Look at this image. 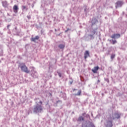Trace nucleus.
I'll return each instance as SVG.
<instances>
[{
    "instance_id": "1",
    "label": "nucleus",
    "mask_w": 127,
    "mask_h": 127,
    "mask_svg": "<svg viewBox=\"0 0 127 127\" xmlns=\"http://www.w3.org/2000/svg\"><path fill=\"white\" fill-rule=\"evenodd\" d=\"M38 101L36 102V105L34 106L33 109V113L34 114H39L42 112L43 111V108L42 107V102L39 100V98L36 99Z\"/></svg>"
},
{
    "instance_id": "2",
    "label": "nucleus",
    "mask_w": 127,
    "mask_h": 127,
    "mask_svg": "<svg viewBox=\"0 0 127 127\" xmlns=\"http://www.w3.org/2000/svg\"><path fill=\"white\" fill-rule=\"evenodd\" d=\"M97 31H98V28L93 29V30L91 31V34L88 35V36L90 37V39H94V38H95V34L96 35L98 34Z\"/></svg>"
},
{
    "instance_id": "3",
    "label": "nucleus",
    "mask_w": 127,
    "mask_h": 127,
    "mask_svg": "<svg viewBox=\"0 0 127 127\" xmlns=\"http://www.w3.org/2000/svg\"><path fill=\"white\" fill-rule=\"evenodd\" d=\"M81 127H96V126L93 122L87 121L86 123L83 124Z\"/></svg>"
},
{
    "instance_id": "4",
    "label": "nucleus",
    "mask_w": 127,
    "mask_h": 127,
    "mask_svg": "<svg viewBox=\"0 0 127 127\" xmlns=\"http://www.w3.org/2000/svg\"><path fill=\"white\" fill-rule=\"evenodd\" d=\"M121 114L119 112H116L112 114L111 116L112 120H119L121 118Z\"/></svg>"
},
{
    "instance_id": "5",
    "label": "nucleus",
    "mask_w": 127,
    "mask_h": 127,
    "mask_svg": "<svg viewBox=\"0 0 127 127\" xmlns=\"http://www.w3.org/2000/svg\"><path fill=\"white\" fill-rule=\"evenodd\" d=\"M21 68V70L23 71V72H25V73H29V70H28V68H27V67L25 64H23V65H21L20 66Z\"/></svg>"
},
{
    "instance_id": "6",
    "label": "nucleus",
    "mask_w": 127,
    "mask_h": 127,
    "mask_svg": "<svg viewBox=\"0 0 127 127\" xmlns=\"http://www.w3.org/2000/svg\"><path fill=\"white\" fill-rule=\"evenodd\" d=\"M123 4H124V2L123 1L119 0L115 3L116 8H118V7H122Z\"/></svg>"
},
{
    "instance_id": "7",
    "label": "nucleus",
    "mask_w": 127,
    "mask_h": 127,
    "mask_svg": "<svg viewBox=\"0 0 127 127\" xmlns=\"http://www.w3.org/2000/svg\"><path fill=\"white\" fill-rule=\"evenodd\" d=\"M104 124L106 127H113V123H112V121H107L106 123H105Z\"/></svg>"
},
{
    "instance_id": "8",
    "label": "nucleus",
    "mask_w": 127,
    "mask_h": 127,
    "mask_svg": "<svg viewBox=\"0 0 127 127\" xmlns=\"http://www.w3.org/2000/svg\"><path fill=\"white\" fill-rule=\"evenodd\" d=\"M121 37V35L120 34H114L111 36V38L114 39H118Z\"/></svg>"
},
{
    "instance_id": "9",
    "label": "nucleus",
    "mask_w": 127,
    "mask_h": 127,
    "mask_svg": "<svg viewBox=\"0 0 127 127\" xmlns=\"http://www.w3.org/2000/svg\"><path fill=\"white\" fill-rule=\"evenodd\" d=\"M39 39V36H36L35 38H32L31 39V41H33V42H35L36 40H38Z\"/></svg>"
},
{
    "instance_id": "10",
    "label": "nucleus",
    "mask_w": 127,
    "mask_h": 127,
    "mask_svg": "<svg viewBox=\"0 0 127 127\" xmlns=\"http://www.w3.org/2000/svg\"><path fill=\"white\" fill-rule=\"evenodd\" d=\"M90 56V53L88 51H86L84 53V59H87Z\"/></svg>"
},
{
    "instance_id": "11",
    "label": "nucleus",
    "mask_w": 127,
    "mask_h": 127,
    "mask_svg": "<svg viewBox=\"0 0 127 127\" xmlns=\"http://www.w3.org/2000/svg\"><path fill=\"white\" fill-rule=\"evenodd\" d=\"M100 67H99V66H95L92 69V71H93V73H97V71H98V70H99V68Z\"/></svg>"
},
{
    "instance_id": "12",
    "label": "nucleus",
    "mask_w": 127,
    "mask_h": 127,
    "mask_svg": "<svg viewBox=\"0 0 127 127\" xmlns=\"http://www.w3.org/2000/svg\"><path fill=\"white\" fill-rule=\"evenodd\" d=\"M82 121H84V118L82 116H80L78 120H77V121L78 122H82Z\"/></svg>"
},
{
    "instance_id": "13",
    "label": "nucleus",
    "mask_w": 127,
    "mask_h": 127,
    "mask_svg": "<svg viewBox=\"0 0 127 127\" xmlns=\"http://www.w3.org/2000/svg\"><path fill=\"white\" fill-rule=\"evenodd\" d=\"M97 21H98V20H97V19H93L91 22L92 23V26L93 25H94V24H95V23H96L97 22Z\"/></svg>"
},
{
    "instance_id": "14",
    "label": "nucleus",
    "mask_w": 127,
    "mask_h": 127,
    "mask_svg": "<svg viewBox=\"0 0 127 127\" xmlns=\"http://www.w3.org/2000/svg\"><path fill=\"white\" fill-rule=\"evenodd\" d=\"M2 5L4 7H6V6H7V2H6V1L3 2Z\"/></svg>"
},
{
    "instance_id": "15",
    "label": "nucleus",
    "mask_w": 127,
    "mask_h": 127,
    "mask_svg": "<svg viewBox=\"0 0 127 127\" xmlns=\"http://www.w3.org/2000/svg\"><path fill=\"white\" fill-rule=\"evenodd\" d=\"M22 10H24V9H26V11L28 10V8H27L26 6L24 5L22 6Z\"/></svg>"
},
{
    "instance_id": "16",
    "label": "nucleus",
    "mask_w": 127,
    "mask_h": 127,
    "mask_svg": "<svg viewBox=\"0 0 127 127\" xmlns=\"http://www.w3.org/2000/svg\"><path fill=\"white\" fill-rule=\"evenodd\" d=\"M59 47L60 48V49H63V48L65 47V46L63 44H60L59 45Z\"/></svg>"
},
{
    "instance_id": "17",
    "label": "nucleus",
    "mask_w": 127,
    "mask_h": 127,
    "mask_svg": "<svg viewBox=\"0 0 127 127\" xmlns=\"http://www.w3.org/2000/svg\"><path fill=\"white\" fill-rule=\"evenodd\" d=\"M84 10L85 13H87V12H88V9L87 8V6L86 5H84Z\"/></svg>"
},
{
    "instance_id": "18",
    "label": "nucleus",
    "mask_w": 127,
    "mask_h": 127,
    "mask_svg": "<svg viewBox=\"0 0 127 127\" xmlns=\"http://www.w3.org/2000/svg\"><path fill=\"white\" fill-rule=\"evenodd\" d=\"M14 10H18V7L16 5H14L13 6Z\"/></svg>"
},
{
    "instance_id": "19",
    "label": "nucleus",
    "mask_w": 127,
    "mask_h": 127,
    "mask_svg": "<svg viewBox=\"0 0 127 127\" xmlns=\"http://www.w3.org/2000/svg\"><path fill=\"white\" fill-rule=\"evenodd\" d=\"M110 41H112V44H116V43H117V40H110Z\"/></svg>"
},
{
    "instance_id": "20",
    "label": "nucleus",
    "mask_w": 127,
    "mask_h": 127,
    "mask_svg": "<svg viewBox=\"0 0 127 127\" xmlns=\"http://www.w3.org/2000/svg\"><path fill=\"white\" fill-rule=\"evenodd\" d=\"M81 90H79L78 91V93L75 94V96H80L81 95Z\"/></svg>"
},
{
    "instance_id": "21",
    "label": "nucleus",
    "mask_w": 127,
    "mask_h": 127,
    "mask_svg": "<svg viewBox=\"0 0 127 127\" xmlns=\"http://www.w3.org/2000/svg\"><path fill=\"white\" fill-rule=\"evenodd\" d=\"M57 73H58L60 78H61L62 77V73L61 72H60L59 71H57Z\"/></svg>"
},
{
    "instance_id": "22",
    "label": "nucleus",
    "mask_w": 127,
    "mask_h": 127,
    "mask_svg": "<svg viewBox=\"0 0 127 127\" xmlns=\"http://www.w3.org/2000/svg\"><path fill=\"white\" fill-rule=\"evenodd\" d=\"M115 55H114V54L112 55L111 57V59H114L115 58Z\"/></svg>"
},
{
    "instance_id": "23",
    "label": "nucleus",
    "mask_w": 127,
    "mask_h": 127,
    "mask_svg": "<svg viewBox=\"0 0 127 127\" xmlns=\"http://www.w3.org/2000/svg\"><path fill=\"white\" fill-rule=\"evenodd\" d=\"M85 118H90V115L88 114H85V116H84Z\"/></svg>"
},
{
    "instance_id": "24",
    "label": "nucleus",
    "mask_w": 127,
    "mask_h": 127,
    "mask_svg": "<svg viewBox=\"0 0 127 127\" xmlns=\"http://www.w3.org/2000/svg\"><path fill=\"white\" fill-rule=\"evenodd\" d=\"M2 54V50L0 49V55H1Z\"/></svg>"
},
{
    "instance_id": "25",
    "label": "nucleus",
    "mask_w": 127,
    "mask_h": 127,
    "mask_svg": "<svg viewBox=\"0 0 127 127\" xmlns=\"http://www.w3.org/2000/svg\"><path fill=\"white\" fill-rule=\"evenodd\" d=\"M82 117H85V116H86V113H83V114H82Z\"/></svg>"
},
{
    "instance_id": "26",
    "label": "nucleus",
    "mask_w": 127,
    "mask_h": 127,
    "mask_svg": "<svg viewBox=\"0 0 127 127\" xmlns=\"http://www.w3.org/2000/svg\"><path fill=\"white\" fill-rule=\"evenodd\" d=\"M69 30H70V29L68 28V29H67L65 31V32H68V31H69Z\"/></svg>"
},
{
    "instance_id": "27",
    "label": "nucleus",
    "mask_w": 127,
    "mask_h": 127,
    "mask_svg": "<svg viewBox=\"0 0 127 127\" xmlns=\"http://www.w3.org/2000/svg\"><path fill=\"white\" fill-rule=\"evenodd\" d=\"M28 19H30V16H27Z\"/></svg>"
},
{
    "instance_id": "28",
    "label": "nucleus",
    "mask_w": 127,
    "mask_h": 127,
    "mask_svg": "<svg viewBox=\"0 0 127 127\" xmlns=\"http://www.w3.org/2000/svg\"><path fill=\"white\" fill-rule=\"evenodd\" d=\"M10 26V25H8L7 26V29H8V28H9Z\"/></svg>"
},
{
    "instance_id": "29",
    "label": "nucleus",
    "mask_w": 127,
    "mask_h": 127,
    "mask_svg": "<svg viewBox=\"0 0 127 127\" xmlns=\"http://www.w3.org/2000/svg\"><path fill=\"white\" fill-rule=\"evenodd\" d=\"M106 82H107L108 83H109V79H106Z\"/></svg>"
},
{
    "instance_id": "30",
    "label": "nucleus",
    "mask_w": 127,
    "mask_h": 127,
    "mask_svg": "<svg viewBox=\"0 0 127 127\" xmlns=\"http://www.w3.org/2000/svg\"><path fill=\"white\" fill-rule=\"evenodd\" d=\"M59 102H61V103H62V101H60V100H59V101H58L57 102V103L58 104V103H59Z\"/></svg>"
},
{
    "instance_id": "31",
    "label": "nucleus",
    "mask_w": 127,
    "mask_h": 127,
    "mask_svg": "<svg viewBox=\"0 0 127 127\" xmlns=\"http://www.w3.org/2000/svg\"><path fill=\"white\" fill-rule=\"evenodd\" d=\"M34 7V4H32V8H33Z\"/></svg>"
},
{
    "instance_id": "32",
    "label": "nucleus",
    "mask_w": 127,
    "mask_h": 127,
    "mask_svg": "<svg viewBox=\"0 0 127 127\" xmlns=\"http://www.w3.org/2000/svg\"><path fill=\"white\" fill-rule=\"evenodd\" d=\"M83 38H86V36H84L83 37Z\"/></svg>"
},
{
    "instance_id": "33",
    "label": "nucleus",
    "mask_w": 127,
    "mask_h": 127,
    "mask_svg": "<svg viewBox=\"0 0 127 127\" xmlns=\"http://www.w3.org/2000/svg\"><path fill=\"white\" fill-rule=\"evenodd\" d=\"M98 83H100V80H98Z\"/></svg>"
},
{
    "instance_id": "34",
    "label": "nucleus",
    "mask_w": 127,
    "mask_h": 127,
    "mask_svg": "<svg viewBox=\"0 0 127 127\" xmlns=\"http://www.w3.org/2000/svg\"><path fill=\"white\" fill-rule=\"evenodd\" d=\"M55 31H57V30H56V29H55Z\"/></svg>"
},
{
    "instance_id": "35",
    "label": "nucleus",
    "mask_w": 127,
    "mask_h": 127,
    "mask_svg": "<svg viewBox=\"0 0 127 127\" xmlns=\"http://www.w3.org/2000/svg\"><path fill=\"white\" fill-rule=\"evenodd\" d=\"M70 84H72V82H70Z\"/></svg>"
}]
</instances>
